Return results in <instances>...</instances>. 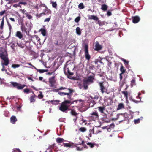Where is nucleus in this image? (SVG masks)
<instances>
[{
  "mask_svg": "<svg viewBox=\"0 0 152 152\" xmlns=\"http://www.w3.org/2000/svg\"><path fill=\"white\" fill-rule=\"evenodd\" d=\"M40 31H41L42 34L43 36H45L46 33V30L45 29L41 28L40 30Z\"/></svg>",
  "mask_w": 152,
  "mask_h": 152,
  "instance_id": "nucleus-28",
  "label": "nucleus"
},
{
  "mask_svg": "<svg viewBox=\"0 0 152 152\" xmlns=\"http://www.w3.org/2000/svg\"><path fill=\"white\" fill-rule=\"evenodd\" d=\"M0 57L2 60L1 61V64L2 67L1 70L4 71V66H7L9 64L8 55L5 49L3 48L0 49Z\"/></svg>",
  "mask_w": 152,
  "mask_h": 152,
  "instance_id": "nucleus-1",
  "label": "nucleus"
},
{
  "mask_svg": "<svg viewBox=\"0 0 152 152\" xmlns=\"http://www.w3.org/2000/svg\"><path fill=\"white\" fill-rule=\"evenodd\" d=\"M98 109V110L101 113H104V111L105 109V107L103 106L98 107L97 108Z\"/></svg>",
  "mask_w": 152,
  "mask_h": 152,
  "instance_id": "nucleus-18",
  "label": "nucleus"
},
{
  "mask_svg": "<svg viewBox=\"0 0 152 152\" xmlns=\"http://www.w3.org/2000/svg\"><path fill=\"white\" fill-rule=\"evenodd\" d=\"M21 30L23 31L26 32V28L24 26L21 27Z\"/></svg>",
  "mask_w": 152,
  "mask_h": 152,
  "instance_id": "nucleus-44",
  "label": "nucleus"
},
{
  "mask_svg": "<svg viewBox=\"0 0 152 152\" xmlns=\"http://www.w3.org/2000/svg\"><path fill=\"white\" fill-rule=\"evenodd\" d=\"M18 45L21 48H23L24 47V44L22 43H17Z\"/></svg>",
  "mask_w": 152,
  "mask_h": 152,
  "instance_id": "nucleus-34",
  "label": "nucleus"
},
{
  "mask_svg": "<svg viewBox=\"0 0 152 152\" xmlns=\"http://www.w3.org/2000/svg\"><path fill=\"white\" fill-rule=\"evenodd\" d=\"M37 71L40 73H43L48 71L47 70L37 69Z\"/></svg>",
  "mask_w": 152,
  "mask_h": 152,
  "instance_id": "nucleus-37",
  "label": "nucleus"
},
{
  "mask_svg": "<svg viewBox=\"0 0 152 152\" xmlns=\"http://www.w3.org/2000/svg\"><path fill=\"white\" fill-rule=\"evenodd\" d=\"M76 32L77 34L78 35H80L81 34V31L79 27H77L76 29Z\"/></svg>",
  "mask_w": 152,
  "mask_h": 152,
  "instance_id": "nucleus-27",
  "label": "nucleus"
},
{
  "mask_svg": "<svg viewBox=\"0 0 152 152\" xmlns=\"http://www.w3.org/2000/svg\"><path fill=\"white\" fill-rule=\"evenodd\" d=\"M87 144L88 145H89L91 148H92L94 147V144L90 142H88L87 143Z\"/></svg>",
  "mask_w": 152,
  "mask_h": 152,
  "instance_id": "nucleus-40",
  "label": "nucleus"
},
{
  "mask_svg": "<svg viewBox=\"0 0 152 152\" xmlns=\"http://www.w3.org/2000/svg\"><path fill=\"white\" fill-rule=\"evenodd\" d=\"M16 36L21 39L23 35L20 31H18L16 33Z\"/></svg>",
  "mask_w": 152,
  "mask_h": 152,
  "instance_id": "nucleus-20",
  "label": "nucleus"
},
{
  "mask_svg": "<svg viewBox=\"0 0 152 152\" xmlns=\"http://www.w3.org/2000/svg\"><path fill=\"white\" fill-rule=\"evenodd\" d=\"M108 7L107 5L104 4L101 6V9L104 11L106 10L107 9Z\"/></svg>",
  "mask_w": 152,
  "mask_h": 152,
  "instance_id": "nucleus-22",
  "label": "nucleus"
},
{
  "mask_svg": "<svg viewBox=\"0 0 152 152\" xmlns=\"http://www.w3.org/2000/svg\"><path fill=\"white\" fill-rule=\"evenodd\" d=\"M84 48L85 49V55L86 58L89 60L90 58V56L88 53V46L86 44L84 45Z\"/></svg>",
  "mask_w": 152,
  "mask_h": 152,
  "instance_id": "nucleus-6",
  "label": "nucleus"
},
{
  "mask_svg": "<svg viewBox=\"0 0 152 152\" xmlns=\"http://www.w3.org/2000/svg\"><path fill=\"white\" fill-rule=\"evenodd\" d=\"M142 117H141L140 118H138L137 119H135L134 120V122L135 124H137L139 123L140 122V120H142Z\"/></svg>",
  "mask_w": 152,
  "mask_h": 152,
  "instance_id": "nucleus-29",
  "label": "nucleus"
},
{
  "mask_svg": "<svg viewBox=\"0 0 152 152\" xmlns=\"http://www.w3.org/2000/svg\"><path fill=\"white\" fill-rule=\"evenodd\" d=\"M8 26H9V28L10 30V31L11 30V29L12 28L11 26L10 25V24L8 22Z\"/></svg>",
  "mask_w": 152,
  "mask_h": 152,
  "instance_id": "nucleus-53",
  "label": "nucleus"
},
{
  "mask_svg": "<svg viewBox=\"0 0 152 152\" xmlns=\"http://www.w3.org/2000/svg\"><path fill=\"white\" fill-rule=\"evenodd\" d=\"M67 88H66L65 87H61L59 88V90H62L63 89H66V91H68L67 90Z\"/></svg>",
  "mask_w": 152,
  "mask_h": 152,
  "instance_id": "nucleus-50",
  "label": "nucleus"
},
{
  "mask_svg": "<svg viewBox=\"0 0 152 152\" xmlns=\"http://www.w3.org/2000/svg\"><path fill=\"white\" fill-rule=\"evenodd\" d=\"M29 90L27 88L24 89L23 90V92L24 93H28L29 92Z\"/></svg>",
  "mask_w": 152,
  "mask_h": 152,
  "instance_id": "nucleus-51",
  "label": "nucleus"
},
{
  "mask_svg": "<svg viewBox=\"0 0 152 152\" xmlns=\"http://www.w3.org/2000/svg\"><path fill=\"white\" fill-rule=\"evenodd\" d=\"M136 85L135 78L133 77L131 81L130 86L131 87H132Z\"/></svg>",
  "mask_w": 152,
  "mask_h": 152,
  "instance_id": "nucleus-13",
  "label": "nucleus"
},
{
  "mask_svg": "<svg viewBox=\"0 0 152 152\" xmlns=\"http://www.w3.org/2000/svg\"><path fill=\"white\" fill-rule=\"evenodd\" d=\"M4 17L3 18L1 24V26H0V28L1 29H2L3 28V26L4 25Z\"/></svg>",
  "mask_w": 152,
  "mask_h": 152,
  "instance_id": "nucleus-36",
  "label": "nucleus"
},
{
  "mask_svg": "<svg viewBox=\"0 0 152 152\" xmlns=\"http://www.w3.org/2000/svg\"><path fill=\"white\" fill-rule=\"evenodd\" d=\"M79 130L82 132H83L86 131V129L84 128L81 127L80 128Z\"/></svg>",
  "mask_w": 152,
  "mask_h": 152,
  "instance_id": "nucleus-47",
  "label": "nucleus"
},
{
  "mask_svg": "<svg viewBox=\"0 0 152 152\" xmlns=\"http://www.w3.org/2000/svg\"><path fill=\"white\" fill-rule=\"evenodd\" d=\"M75 147H76V150L78 151H82L83 149V147H78L77 146H75Z\"/></svg>",
  "mask_w": 152,
  "mask_h": 152,
  "instance_id": "nucleus-39",
  "label": "nucleus"
},
{
  "mask_svg": "<svg viewBox=\"0 0 152 152\" xmlns=\"http://www.w3.org/2000/svg\"><path fill=\"white\" fill-rule=\"evenodd\" d=\"M40 38L36 35L32 37L31 41L33 42L35 40H36L37 42H38Z\"/></svg>",
  "mask_w": 152,
  "mask_h": 152,
  "instance_id": "nucleus-15",
  "label": "nucleus"
},
{
  "mask_svg": "<svg viewBox=\"0 0 152 152\" xmlns=\"http://www.w3.org/2000/svg\"><path fill=\"white\" fill-rule=\"evenodd\" d=\"M107 131L108 132H110L111 130V129L110 128H107Z\"/></svg>",
  "mask_w": 152,
  "mask_h": 152,
  "instance_id": "nucleus-60",
  "label": "nucleus"
},
{
  "mask_svg": "<svg viewBox=\"0 0 152 152\" xmlns=\"http://www.w3.org/2000/svg\"><path fill=\"white\" fill-rule=\"evenodd\" d=\"M35 101L34 99V96H32L30 98V103L34 102Z\"/></svg>",
  "mask_w": 152,
  "mask_h": 152,
  "instance_id": "nucleus-35",
  "label": "nucleus"
},
{
  "mask_svg": "<svg viewBox=\"0 0 152 152\" xmlns=\"http://www.w3.org/2000/svg\"><path fill=\"white\" fill-rule=\"evenodd\" d=\"M91 115L93 116H95L96 117H98V115L97 112H93L92 113Z\"/></svg>",
  "mask_w": 152,
  "mask_h": 152,
  "instance_id": "nucleus-33",
  "label": "nucleus"
},
{
  "mask_svg": "<svg viewBox=\"0 0 152 152\" xmlns=\"http://www.w3.org/2000/svg\"><path fill=\"white\" fill-rule=\"evenodd\" d=\"M11 122L12 123L14 124L17 121V119L15 116H12L10 118Z\"/></svg>",
  "mask_w": 152,
  "mask_h": 152,
  "instance_id": "nucleus-16",
  "label": "nucleus"
},
{
  "mask_svg": "<svg viewBox=\"0 0 152 152\" xmlns=\"http://www.w3.org/2000/svg\"><path fill=\"white\" fill-rule=\"evenodd\" d=\"M64 71L65 74H69L70 75H73V73L71 72L68 68H64Z\"/></svg>",
  "mask_w": 152,
  "mask_h": 152,
  "instance_id": "nucleus-14",
  "label": "nucleus"
},
{
  "mask_svg": "<svg viewBox=\"0 0 152 152\" xmlns=\"http://www.w3.org/2000/svg\"><path fill=\"white\" fill-rule=\"evenodd\" d=\"M80 17H77L75 19V22L77 23L80 21Z\"/></svg>",
  "mask_w": 152,
  "mask_h": 152,
  "instance_id": "nucleus-46",
  "label": "nucleus"
},
{
  "mask_svg": "<svg viewBox=\"0 0 152 152\" xmlns=\"http://www.w3.org/2000/svg\"><path fill=\"white\" fill-rule=\"evenodd\" d=\"M26 15L29 19H31L32 18V16L27 12H26Z\"/></svg>",
  "mask_w": 152,
  "mask_h": 152,
  "instance_id": "nucleus-45",
  "label": "nucleus"
},
{
  "mask_svg": "<svg viewBox=\"0 0 152 152\" xmlns=\"http://www.w3.org/2000/svg\"><path fill=\"white\" fill-rule=\"evenodd\" d=\"M122 93L123 94L124 97L126 98V99L127 100L128 99V92L127 91H122Z\"/></svg>",
  "mask_w": 152,
  "mask_h": 152,
  "instance_id": "nucleus-31",
  "label": "nucleus"
},
{
  "mask_svg": "<svg viewBox=\"0 0 152 152\" xmlns=\"http://www.w3.org/2000/svg\"><path fill=\"white\" fill-rule=\"evenodd\" d=\"M88 17L89 19H92L96 21H97L99 20L98 17L96 16L88 15Z\"/></svg>",
  "mask_w": 152,
  "mask_h": 152,
  "instance_id": "nucleus-10",
  "label": "nucleus"
},
{
  "mask_svg": "<svg viewBox=\"0 0 152 152\" xmlns=\"http://www.w3.org/2000/svg\"><path fill=\"white\" fill-rule=\"evenodd\" d=\"M10 83L13 87L16 88L18 89H22L25 86V85H21L16 82H11Z\"/></svg>",
  "mask_w": 152,
  "mask_h": 152,
  "instance_id": "nucleus-5",
  "label": "nucleus"
},
{
  "mask_svg": "<svg viewBox=\"0 0 152 152\" xmlns=\"http://www.w3.org/2000/svg\"><path fill=\"white\" fill-rule=\"evenodd\" d=\"M94 78V76H90L87 78L83 80V86L85 89H87L88 86L93 83Z\"/></svg>",
  "mask_w": 152,
  "mask_h": 152,
  "instance_id": "nucleus-2",
  "label": "nucleus"
},
{
  "mask_svg": "<svg viewBox=\"0 0 152 152\" xmlns=\"http://www.w3.org/2000/svg\"><path fill=\"white\" fill-rule=\"evenodd\" d=\"M67 90L68 91V92H58V94L61 96H64L67 95L68 96V98L69 99L71 98V96L72 95L71 93L73 92V91L69 88L67 89Z\"/></svg>",
  "mask_w": 152,
  "mask_h": 152,
  "instance_id": "nucleus-4",
  "label": "nucleus"
},
{
  "mask_svg": "<svg viewBox=\"0 0 152 152\" xmlns=\"http://www.w3.org/2000/svg\"><path fill=\"white\" fill-rule=\"evenodd\" d=\"M71 145L68 143H64V146L66 147H71Z\"/></svg>",
  "mask_w": 152,
  "mask_h": 152,
  "instance_id": "nucleus-48",
  "label": "nucleus"
},
{
  "mask_svg": "<svg viewBox=\"0 0 152 152\" xmlns=\"http://www.w3.org/2000/svg\"><path fill=\"white\" fill-rule=\"evenodd\" d=\"M122 113V114H124V115H125V117H124V116L123 115H120V116H123V119H122V120H121L119 121V122L120 123L122 122L123 121H125L126 119V118H127V115L126 113Z\"/></svg>",
  "mask_w": 152,
  "mask_h": 152,
  "instance_id": "nucleus-25",
  "label": "nucleus"
},
{
  "mask_svg": "<svg viewBox=\"0 0 152 152\" xmlns=\"http://www.w3.org/2000/svg\"><path fill=\"white\" fill-rule=\"evenodd\" d=\"M50 12L47 9H45L44 10L43 12L42 13H41L40 15H37V16L38 17H39L42 14L45 15L48 14V13Z\"/></svg>",
  "mask_w": 152,
  "mask_h": 152,
  "instance_id": "nucleus-11",
  "label": "nucleus"
},
{
  "mask_svg": "<svg viewBox=\"0 0 152 152\" xmlns=\"http://www.w3.org/2000/svg\"><path fill=\"white\" fill-rule=\"evenodd\" d=\"M115 127V125L113 123L111 124L110 126H109V128H114Z\"/></svg>",
  "mask_w": 152,
  "mask_h": 152,
  "instance_id": "nucleus-49",
  "label": "nucleus"
},
{
  "mask_svg": "<svg viewBox=\"0 0 152 152\" xmlns=\"http://www.w3.org/2000/svg\"><path fill=\"white\" fill-rule=\"evenodd\" d=\"M50 17L49 18H48L45 19L44 20V22H49L50 21Z\"/></svg>",
  "mask_w": 152,
  "mask_h": 152,
  "instance_id": "nucleus-52",
  "label": "nucleus"
},
{
  "mask_svg": "<svg viewBox=\"0 0 152 152\" xmlns=\"http://www.w3.org/2000/svg\"><path fill=\"white\" fill-rule=\"evenodd\" d=\"M78 7L80 10H82L84 8V6L83 3H81L79 4Z\"/></svg>",
  "mask_w": 152,
  "mask_h": 152,
  "instance_id": "nucleus-30",
  "label": "nucleus"
},
{
  "mask_svg": "<svg viewBox=\"0 0 152 152\" xmlns=\"http://www.w3.org/2000/svg\"><path fill=\"white\" fill-rule=\"evenodd\" d=\"M20 66V65L19 64H13L12 65V67L13 68H16L19 67Z\"/></svg>",
  "mask_w": 152,
  "mask_h": 152,
  "instance_id": "nucleus-38",
  "label": "nucleus"
},
{
  "mask_svg": "<svg viewBox=\"0 0 152 152\" xmlns=\"http://www.w3.org/2000/svg\"><path fill=\"white\" fill-rule=\"evenodd\" d=\"M107 15L108 16H110L112 15L111 12L110 11H108L107 12Z\"/></svg>",
  "mask_w": 152,
  "mask_h": 152,
  "instance_id": "nucleus-56",
  "label": "nucleus"
},
{
  "mask_svg": "<svg viewBox=\"0 0 152 152\" xmlns=\"http://www.w3.org/2000/svg\"><path fill=\"white\" fill-rule=\"evenodd\" d=\"M72 103L70 101L66 100L62 102L59 109L61 111L64 112L68 109L69 106L68 104Z\"/></svg>",
  "mask_w": 152,
  "mask_h": 152,
  "instance_id": "nucleus-3",
  "label": "nucleus"
},
{
  "mask_svg": "<svg viewBox=\"0 0 152 152\" xmlns=\"http://www.w3.org/2000/svg\"><path fill=\"white\" fill-rule=\"evenodd\" d=\"M120 115H123L124 116V117H125V115L124 114H122L121 113H119L117 115V118H112V120L113 121H115L116 120L120 118Z\"/></svg>",
  "mask_w": 152,
  "mask_h": 152,
  "instance_id": "nucleus-17",
  "label": "nucleus"
},
{
  "mask_svg": "<svg viewBox=\"0 0 152 152\" xmlns=\"http://www.w3.org/2000/svg\"><path fill=\"white\" fill-rule=\"evenodd\" d=\"M13 6L17 8V7L20 6L21 7V6H20V5L19 4V3L18 4H15L13 5Z\"/></svg>",
  "mask_w": 152,
  "mask_h": 152,
  "instance_id": "nucleus-54",
  "label": "nucleus"
},
{
  "mask_svg": "<svg viewBox=\"0 0 152 152\" xmlns=\"http://www.w3.org/2000/svg\"><path fill=\"white\" fill-rule=\"evenodd\" d=\"M70 113L72 115L74 116L75 117H76L77 115V113H76L74 109L71 110Z\"/></svg>",
  "mask_w": 152,
  "mask_h": 152,
  "instance_id": "nucleus-23",
  "label": "nucleus"
},
{
  "mask_svg": "<svg viewBox=\"0 0 152 152\" xmlns=\"http://www.w3.org/2000/svg\"><path fill=\"white\" fill-rule=\"evenodd\" d=\"M99 84L100 86V89L102 93H103L104 92H106L107 91V90L104 87L103 85V83L99 82Z\"/></svg>",
  "mask_w": 152,
  "mask_h": 152,
  "instance_id": "nucleus-8",
  "label": "nucleus"
},
{
  "mask_svg": "<svg viewBox=\"0 0 152 152\" xmlns=\"http://www.w3.org/2000/svg\"><path fill=\"white\" fill-rule=\"evenodd\" d=\"M27 4V2L26 1H20L19 2V4H23V5H26V4Z\"/></svg>",
  "mask_w": 152,
  "mask_h": 152,
  "instance_id": "nucleus-42",
  "label": "nucleus"
},
{
  "mask_svg": "<svg viewBox=\"0 0 152 152\" xmlns=\"http://www.w3.org/2000/svg\"><path fill=\"white\" fill-rule=\"evenodd\" d=\"M91 97L93 99L97 100L98 98L99 95L97 94H93L91 96Z\"/></svg>",
  "mask_w": 152,
  "mask_h": 152,
  "instance_id": "nucleus-19",
  "label": "nucleus"
},
{
  "mask_svg": "<svg viewBox=\"0 0 152 152\" xmlns=\"http://www.w3.org/2000/svg\"><path fill=\"white\" fill-rule=\"evenodd\" d=\"M5 12V10L1 12H0V15L1 16Z\"/></svg>",
  "mask_w": 152,
  "mask_h": 152,
  "instance_id": "nucleus-55",
  "label": "nucleus"
},
{
  "mask_svg": "<svg viewBox=\"0 0 152 152\" xmlns=\"http://www.w3.org/2000/svg\"><path fill=\"white\" fill-rule=\"evenodd\" d=\"M21 10L22 13L23 14H25L26 15V12H27L26 11V10H25L24 9L22 10Z\"/></svg>",
  "mask_w": 152,
  "mask_h": 152,
  "instance_id": "nucleus-57",
  "label": "nucleus"
},
{
  "mask_svg": "<svg viewBox=\"0 0 152 152\" xmlns=\"http://www.w3.org/2000/svg\"><path fill=\"white\" fill-rule=\"evenodd\" d=\"M132 101L135 103H138L139 102L140 100V101H137V100H132Z\"/></svg>",
  "mask_w": 152,
  "mask_h": 152,
  "instance_id": "nucleus-59",
  "label": "nucleus"
},
{
  "mask_svg": "<svg viewBox=\"0 0 152 152\" xmlns=\"http://www.w3.org/2000/svg\"><path fill=\"white\" fill-rule=\"evenodd\" d=\"M120 70L121 72V74H123L125 72L126 70L124 69V67L121 66L120 68Z\"/></svg>",
  "mask_w": 152,
  "mask_h": 152,
  "instance_id": "nucleus-32",
  "label": "nucleus"
},
{
  "mask_svg": "<svg viewBox=\"0 0 152 152\" xmlns=\"http://www.w3.org/2000/svg\"><path fill=\"white\" fill-rule=\"evenodd\" d=\"M124 104L122 103H121L118 104L117 110H119L120 109L124 108Z\"/></svg>",
  "mask_w": 152,
  "mask_h": 152,
  "instance_id": "nucleus-21",
  "label": "nucleus"
},
{
  "mask_svg": "<svg viewBox=\"0 0 152 152\" xmlns=\"http://www.w3.org/2000/svg\"><path fill=\"white\" fill-rule=\"evenodd\" d=\"M4 71H5V72L7 74V75H10V74L8 72H7V69H5V67H4Z\"/></svg>",
  "mask_w": 152,
  "mask_h": 152,
  "instance_id": "nucleus-61",
  "label": "nucleus"
},
{
  "mask_svg": "<svg viewBox=\"0 0 152 152\" xmlns=\"http://www.w3.org/2000/svg\"><path fill=\"white\" fill-rule=\"evenodd\" d=\"M64 141V140L62 138H57L56 139V141L58 143H60Z\"/></svg>",
  "mask_w": 152,
  "mask_h": 152,
  "instance_id": "nucleus-26",
  "label": "nucleus"
},
{
  "mask_svg": "<svg viewBox=\"0 0 152 152\" xmlns=\"http://www.w3.org/2000/svg\"><path fill=\"white\" fill-rule=\"evenodd\" d=\"M52 5L53 7L54 8H56L57 7V4L56 2H52Z\"/></svg>",
  "mask_w": 152,
  "mask_h": 152,
  "instance_id": "nucleus-43",
  "label": "nucleus"
},
{
  "mask_svg": "<svg viewBox=\"0 0 152 152\" xmlns=\"http://www.w3.org/2000/svg\"><path fill=\"white\" fill-rule=\"evenodd\" d=\"M121 59L124 62V63L126 66L128 65L129 61H127L126 60L123 58H121Z\"/></svg>",
  "mask_w": 152,
  "mask_h": 152,
  "instance_id": "nucleus-24",
  "label": "nucleus"
},
{
  "mask_svg": "<svg viewBox=\"0 0 152 152\" xmlns=\"http://www.w3.org/2000/svg\"><path fill=\"white\" fill-rule=\"evenodd\" d=\"M123 74H121V73L120 74V80H121L122 79L123 77H122V75Z\"/></svg>",
  "mask_w": 152,
  "mask_h": 152,
  "instance_id": "nucleus-58",
  "label": "nucleus"
},
{
  "mask_svg": "<svg viewBox=\"0 0 152 152\" xmlns=\"http://www.w3.org/2000/svg\"><path fill=\"white\" fill-rule=\"evenodd\" d=\"M10 20L13 22H14L15 21V19L14 18H10Z\"/></svg>",
  "mask_w": 152,
  "mask_h": 152,
  "instance_id": "nucleus-62",
  "label": "nucleus"
},
{
  "mask_svg": "<svg viewBox=\"0 0 152 152\" xmlns=\"http://www.w3.org/2000/svg\"><path fill=\"white\" fill-rule=\"evenodd\" d=\"M50 101L54 104H58V103L59 102V101L58 100H51Z\"/></svg>",
  "mask_w": 152,
  "mask_h": 152,
  "instance_id": "nucleus-41",
  "label": "nucleus"
},
{
  "mask_svg": "<svg viewBox=\"0 0 152 152\" xmlns=\"http://www.w3.org/2000/svg\"><path fill=\"white\" fill-rule=\"evenodd\" d=\"M95 47V50L97 51L101 50L102 48L101 45H99L97 42H96Z\"/></svg>",
  "mask_w": 152,
  "mask_h": 152,
  "instance_id": "nucleus-12",
  "label": "nucleus"
},
{
  "mask_svg": "<svg viewBox=\"0 0 152 152\" xmlns=\"http://www.w3.org/2000/svg\"><path fill=\"white\" fill-rule=\"evenodd\" d=\"M56 80L55 79V76H53L49 79V82L50 83V86L53 87L55 83Z\"/></svg>",
  "mask_w": 152,
  "mask_h": 152,
  "instance_id": "nucleus-7",
  "label": "nucleus"
},
{
  "mask_svg": "<svg viewBox=\"0 0 152 152\" xmlns=\"http://www.w3.org/2000/svg\"><path fill=\"white\" fill-rule=\"evenodd\" d=\"M43 78L42 77H39V80L40 81L42 80H43Z\"/></svg>",
  "mask_w": 152,
  "mask_h": 152,
  "instance_id": "nucleus-64",
  "label": "nucleus"
},
{
  "mask_svg": "<svg viewBox=\"0 0 152 152\" xmlns=\"http://www.w3.org/2000/svg\"><path fill=\"white\" fill-rule=\"evenodd\" d=\"M12 0H10L9 1H8L7 4H10L11 3H12Z\"/></svg>",
  "mask_w": 152,
  "mask_h": 152,
  "instance_id": "nucleus-63",
  "label": "nucleus"
},
{
  "mask_svg": "<svg viewBox=\"0 0 152 152\" xmlns=\"http://www.w3.org/2000/svg\"><path fill=\"white\" fill-rule=\"evenodd\" d=\"M132 22L134 23H137L140 20V18L138 16H135L132 17Z\"/></svg>",
  "mask_w": 152,
  "mask_h": 152,
  "instance_id": "nucleus-9",
  "label": "nucleus"
}]
</instances>
